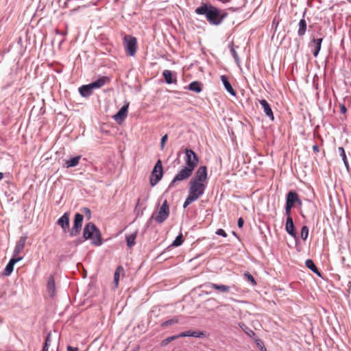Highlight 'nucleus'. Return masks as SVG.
<instances>
[{
  "mask_svg": "<svg viewBox=\"0 0 351 351\" xmlns=\"http://www.w3.org/2000/svg\"><path fill=\"white\" fill-rule=\"evenodd\" d=\"M180 337H203L204 336V333L202 331L197 330V331H191L187 330L185 332H182L178 335Z\"/></svg>",
  "mask_w": 351,
  "mask_h": 351,
  "instance_id": "obj_20",
  "label": "nucleus"
},
{
  "mask_svg": "<svg viewBox=\"0 0 351 351\" xmlns=\"http://www.w3.org/2000/svg\"><path fill=\"white\" fill-rule=\"evenodd\" d=\"M184 161L186 167L191 168L194 170L199 163V159L196 154L190 149H185Z\"/></svg>",
  "mask_w": 351,
  "mask_h": 351,
  "instance_id": "obj_6",
  "label": "nucleus"
},
{
  "mask_svg": "<svg viewBox=\"0 0 351 351\" xmlns=\"http://www.w3.org/2000/svg\"><path fill=\"white\" fill-rule=\"evenodd\" d=\"M169 215V207L167 200H165L159 208L158 214L154 219L158 223H162Z\"/></svg>",
  "mask_w": 351,
  "mask_h": 351,
  "instance_id": "obj_8",
  "label": "nucleus"
},
{
  "mask_svg": "<svg viewBox=\"0 0 351 351\" xmlns=\"http://www.w3.org/2000/svg\"><path fill=\"white\" fill-rule=\"evenodd\" d=\"M50 341V335H48L47 338H46V340H45V345L43 348V351H48V347H49V341Z\"/></svg>",
  "mask_w": 351,
  "mask_h": 351,
  "instance_id": "obj_38",
  "label": "nucleus"
},
{
  "mask_svg": "<svg viewBox=\"0 0 351 351\" xmlns=\"http://www.w3.org/2000/svg\"><path fill=\"white\" fill-rule=\"evenodd\" d=\"M258 101L261 105L265 115H267L271 120L273 121L274 119V117L269 103L265 99H260Z\"/></svg>",
  "mask_w": 351,
  "mask_h": 351,
  "instance_id": "obj_12",
  "label": "nucleus"
},
{
  "mask_svg": "<svg viewBox=\"0 0 351 351\" xmlns=\"http://www.w3.org/2000/svg\"><path fill=\"white\" fill-rule=\"evenodd\" d=\"M245 332L250 336V337H252L254 335H255V332L251 330V329H248L247 331H245Z\"/></svg>",
  "mask_w": 351,
  "mask_h": 351,
  "instance_id": "obj_44",
  "label": "nucleus"
},
{
  "mask_svg": "<svg viewBox=\"0 0 351 351\" xmlns=\"http://www.w3.org/2000/svg\"><path fill=\"white\" fill-rule=\"evenodd\" d=\"M137 234H138V231L136 230L133 233L125 236L128 247H132L136 244L135 240L136 239Z\"/></svg>",
  "mask_w": 351,
  "mask_h": 351,
  "instance_id": "obj_23",
  "label": "nucleus"
},
{
  "mask_svg": "<svg viewBox=\"0 0 351 351\" xmlns=\"http://www.w3.org/2000/svg\"><path fill=\"white\" fill-rule=\"evenodd\" d=\"M47 291L48 295L51 298L56 295V283L53 276H50L48 278Z\"/></svg>",
  "mask_w": 351,
  "mask_h": 351,
  "instance_id": "obj_14",
  "label": "nucleus"
},
{
  "mask_svg": "<svg viewBox=\"0 0 351 351\" xmlns=\"http://www.w3.org/2000/svg\"><path fill=\"white\" fill-rule=\"evenodd\" d=\"M3 178V173L0 172V180H1Z\"/></svg>",
  "mask_w": 351,
  "mask_h": 351,
  "instance_id": "obj_49",
  "label": "nucleus"
},
{
  "mask_svg": "<svg viewBox=\"0 0 351 351\" xmlns=\"http://www.w3.org/2000/svg\"><path fill=\"white\" fill-rule=\"evenodd\" d=\"M243 224H244V220L243 219V218L242 217L239 218L238 221H237L238 227L239 228H243Z\"/></svg>",
  "mask_w": 351,
  "mask_h": 351,
  "instance_id": "obj_43",
  "label": "nucleus"
},
{
  "mask_svg": "<svg viewBox=\"0 0 351 351\" xmlns=\"http://www.w3.org/2000/svg\"><path fill=\"white\" fill-rule=\"evenodd\" d=\"M195 12L198 14H206L208 21L213 25H219L224 18L227 16V13L218 10L213 5H207L203 4L195 10Z\"/></svg>",
  "mask_w": 351,
  "mask_h": 351,
  "instance_id": "obj_2",
  "label": "nucleus"
},
{
  "mask_svg": "<svg viewBox=\"0 0 351 351\" xmlns=\"http://www.w3.org/2000/svg\"><path fill=\"white\" fill-rule=\"evenodd\" d=\"M184 241L182 234L180 233L173 241L172 245L175 247H178Z\"/></svg>",
  "mask_w": 351,
  "mask_h": 351,
  "instance_id": "obj_31",
  "label": "nucleus"
},
{
  "mask_svg": "<svg viewBox=\"0 0 351 351\" xmlns=\"http://www.w3.org/2000/svg\"><path fill=\"white\" fill-rule=\"evenodd\" d=\"M129 104L123 106L119 112L114 116V119L118 123L123 121L127 117L128 108Z\"/></svg>",
  "mask_w": 351,
  "mask_h": 351,
  "instance_id": "obj_15",
  "label": "nucleus"
},
{
  "mask_svg": "<svg viewBox=\"0 0 351 351\" xmlns=\"http://www.w3.org/2000/svg\"><path fill=\"white\" fill-rule=\"evenodd\" d=\"M178 338H179L178 335H174V336H171V337H167V339H164V340H162V342H161V345H162V346H167L169 343H170L171 341H173V340H175V339H178Z\"/></svg>",
  "mask_w": 351,
  "mask_h": 351,
  "instance_id": "obj_34",
  "label": "nucleus"
},
{
  "mask_svg": "<svg viewBox=\"0 0 351 351\" xmlns=\"http://www.w3.org/2000/svg\"><path fill=\"white\" fill-rule=\"evenodd\" d=\"M308 235V228L306 226H304L301 230V238L302 240H306Z\"/></svg>",
  "mask_w": 351,
  "mask_h": 351,
  "instance_id": "obj_33",
  "label": "nucleus"
},
{
  "mask_svg": "<svg viewBox=\"0 0 351 351\" xmlns=\"http://www.w3.org/2000/svg\"><path fill=\"white\" fill-rule=\"evenodd\" d=\"M163 175L162 165L160 160L156 163L149 178L152 186H155L162 178Z\"/></svg>",
  "mask_w": 351,
  "mask_h": 351,
  "instance_id": "obj_5",
  "label": "nucleus"
},
{
  "mask_svg": "<svg viewBox=\"0 0 351 351\" xmlns=\"http://www.w3.org/2000/svg\"><path fill=\"white\" fill-rule=\"evenodd\" d=\"M57 223L66 230L69 227V214L65 213L58 220Z\"/></svg>",
  "mask_w": 351,
  "mask_h": 351,
  "instance_id": "obj_17",
  "label": "nucleus"
},
{
  "mask_svg": "<svg viewBox=\"0 0 351 351\" xmlns=\"http://www.w3.org/2000/svg\"><path fill=\"white\" fill-rule=\"evenodd\" d=\"M313 148L315 152L319 151V148H318L317 145H314Z\"/></svg>",
  "mask_w": 351,
  "mask_h": 351,
  "instance_id": "obj_47",
  "label": "nucleus"
},
{
  "mask_svg": "<svg viewBox=\"0 0 351 351\" xmlns=\"http://www.w3.org/2000/svg\"><path fill=\"white\" fill-rule=\"evenodd\" d=\"M256 344L261 351H267V349L265 347L263 341L261 340L260 339L256 340Z\"/></svg>",
  "mask_w": 351,
  "mask_h": 351,
  "instance_id": "obj_36",
  "label": "nucleus"
},
{
  "mask_svg": "<svg viewBox=\"0 0 351 351\" xmlns=\"http://www.w3.org/2000/svg\"><path fill=\"white\" fill-rule=\"evenodd\" d=\"M67 351H79V349L77 348H73L71 346H68Z\"/></svg>",
  "mask_w": 351,
  "mask_h": 351,
  "instance_id": "obj_45",
  "label": "nucleus"
},
{
  "mask_svg": "<svg viewBox=\"0 0 351 351\" xmlns=\"http://www.w3.org/2000/svg\"><path fill=\"white\" fill-rule=\"evenodd\" d=\"M286 231L292 237H296V232L292 217H287L285 226Z\"/></svg>",
  "mask_w": 351,
  "mask_h": 351,
  "instance_id": "obj_18",
  "label": "nucleus"
},
{
  "mask_svg": "<svg viewBox=\"0 0 351 351\" xmlns=\"http://www.w3.org/2000/svg\"><path fill=\"white\" fill-rule=\"evenodd\" d=\"M193 171L194 170L191 169V168L183 167L174 177L173 180L169 184V187L174 186L177 182H181L189 178L191 176Z\"/></svg>",
  "mask_w": 351,
  "mask_h": 351,
  "instance_id": "obj_7",
  "label": "nucleus"
},
{
  "mask_svg": "<svg viewBox=\"0 0 351 351\" xmlns=\"http://www.w3.org/2000/svg\"><path fill=\"white\" fill-rule=\"evenodd\" d=\"M110 82V78L106 76H102L99 77L97 80L90 83L91 86H93V89L95 88H99L104 86L106 83H108Z\"/></svg>",
  "mask_w": 351,
  "mask_h": 351,
  "instance_id": "obj_19",
  "label": "nucleus"
},
{
  "mask_svg": "<svg viewBox=\"0 0 351 351\" xmlns=\"http://www.w3.org/2000/svg\"><path fill=\"white\" fill-rule=\"evenodd\" d=\"M83 237L85 239H90L93 245L99 246L101 245V234L99 230L91 222L87 223L83 231Z\"/></svg>",
  "mask_w": 351,
  "mask_h": 351,
  "instance_id": "obj_3",
  "label": "nucleus"
},
{
  "mask_svg": "<svg viewBox=\"0 0 351 351\" xmlns=\"http://www.w3.org/2000/svg\"><path fill=\"white\" fill-rule=\"evenodd\" d=\"M84 216L82 214L76 213L74 218V224L70 232V235L74 237L77 235L82 228Z\"/></svg>",
  "mask_w": 351,
  "mask_h": 351,
  "instance_id": "obj_9",
  "label": "nucleus"
},
{
  "mask_svg": "<svg viewBox=\"0 0 351 351\" xmlns=\"http://www.w3.org/2000/svg\"><path fill=\"white\" fill-rule=\"evenodd\" d=\"M323 41V38H313L312 40L309 43V46L312 48V52L314 57H317L319 54V52L321 49L322 43Z\"/></svg>",
  "mask_w": 351,
  "mask_h": 351,
  "instance_id": "obj_10",
  "label": "nucleus"
},
{
  "mask_svg": "<svg viewBox=\"0 0 351 351\" xmlns=\"http://www.w3.org/2000/svg\"><path fill=\"white\" fill-rule=\"evenodd\" d=\"M306 266L310 269L312 271H313L315 274L318 275L319 276H321V273L314 264L313 261L311 259H307L305 262Z\"/></svg>",
  "mask_w": 351,
  "mask_h": 351,
  "instance_id": "obj_30",
  "label": "nucleus"
},
{
  "mask_svg": "<svg viewBox=\"0 0 351 351\" xmlns=\"http://www.w3.org/2000/svg\"><path fill=\"white\" fill-rule=\"evenodd\" d=\"M189 89L195 93H200L202 90V84L197 81L192 82L189 85Z\"/></svg>",
  "mask_w": 351,
  "mask_h": 351,
  "instance_id": "obj_29",
  "label": "nucleus"
},
{
  "mask_svg": "<svg viewBox=\"0 0 351 351\" xmlns=\"http://www.w3.org/2000/svg\"><path fill=\"white\" fill-rule=\"evenodd\" d=\"M293 208V206H291L288 204H286V206H285V213L287 216V217H291V208Z\"/></svg>",
  "mask_w": 351,
  "mask_h": 351,
  "instance_id": "obj_39",
  "label": "nucleus"
},
{
  "mask_svg": "<svg viewBox=\"0 0 351 351\" xmlns=\"http://www.w3.org/2000/svg\"><path fill=\"white\" fill-rule=\"evenodd\" d=\"M26 242V237H21L19 240L16 242V244L15 245L14 253H13V258H19V254L23 250L25 247Z\"/></svg>",
  "mask_w": 351,
  "mask_h": 351,
  "instance_id": "obj_11",
  "label": "nucleus"
},
{
  "mask_svg": "<svg viewBox=\"0 0 351 351\" xmlns=\"http://www.w3.org/2000/svg\"><path fill=\"white\" fill-rule=\"evenodd\" d=\"M93 88L90 84L83 85L79 88L80 93L82 97H88L93 93Z\"/></svg>",
  "mask_w": 351,
  "mask_h": 351,
  "instance_id": "obj_22",
  "label": "nucleus"
},
{
  "mask_svg": "<svg viewBox=\"0 0 351 351\" xmlns=\"http://www.w3.org/2000/svg\"><path fill=\"white\" fill-rule=\"evenodd\" d=\"M244 276L248 281H250L252 283V285H256V282L255 279L248 271L244 274Z\"/></svg>",
  "mask_w": 351,
  "mask_h": 351,
  "instance_id": "obj_35",
  "label": "nucleus"
},
{
  "mask_svg": "<svg viewBox=\"0 0 351 351\" xmlns=\"http://www.w3.org/2000/svg\"><path fill=\"white\" fill-rule=\"evenodd\" d=\"M297 202H299L298 194L295 191H289L286 197V204L293 207Z\"/></svg>",
  "mask_w": 351,
  "mask_h": 351,
  "instance_id": "obj_13",
  "label": "nucleus"
},
{
  "mask_svg": "<svg viewBox=\"0 0 351 351\" xmlns=\"http://www.w3.org/2000/svg\"><path fill=\"white\" fill-rule=\"evenodd\" d=\"M296 204H298L299 206H302V201H301V199L300 198H299V202H297Z\"/></svg>",
  "mask_w": 351,
  "mask_h": 351,
  "instance_id": "obj_48",
  "label": "nucleus"
},
{
  "mask_svg": "<svg viewBox=\"0 0 351 351\" xmlns=\"http://www.w3.org/2000/svg\"><path fill=\"white\" fill-rule=\"evenodd\" d=\"M221 80L226 88V90L232 95H235L236 92L231 86L230 83L228 81V77L226 75H221Z\"/></svg>",
  "mask_w": 351,
  "mask_h": 351,
  "instance_id": "obj_21",
  "label": "nucleus"
},
{
  "mask_svg": "<svg viewBox=\"0 0 351 351\" xmlns=\"http://www.w3.org/2000/svg\"><path fill=\"white\" fill-rule=\"evenodd\" d=\"M306 22L304 19H302L299 22V28L298 31V36H302L305 34L306 31Z\"/></svg>",
  "mask_w": 351,
  "mask_h": 351,
  "instance_id": "obj_28",
  "label": "nucleus"
},
{
  "mask_svg": "<svg viewBox=\"0 0 351 351\" xmlns=\"http://www.w3.org/2000/svg\"><path fill=\"white\" fill-rule=\"evenodd\" d=\"M22 258L23 257L12 258L4 269V274L10 276L14 269V265Z\"/></svg>",
  "mask_w": 351,
  "mask_h": 351,
  "instance_id": "obj_16",
  "label": "nucleus"
},
{
  "mask_svg": "<svg viewBox=\"0 0 351 351\" xmlns=\"http://www.w3.org/2000/svg\"><path fill=\"white\" fill-rule=\"evenodd\" d=\"M80 158H81V156H75L74 158H71L69 160H67L65 161L64 166L66 168H69V167H75V166H77L79 164Z\"/></svg>",
  "mask_w": 351,
  "mask_h": 351,
  "instance_id": "obj_27",
  "label": "nucleus"
},
{
  "mask_svg": "<svg viewBox=\"0 0 351 351\" xmlns=\"http://www.w3.org/2000/svg\"><path fill=\"white\" fill-rule=\"evenodd\" d=\"M124 272V269H123V267L122 266H118L115 270V272H114V287L115 288H117L118 287V285H119V277H120V274L121 273L123 274Z\"/></svg>",
  "mask_w": 351,
  "mask_h": 351,
  "instance_id": "obj_26",
  "label": "nucleus"
},
{
  "mask_svg": "<svg viewBox=\"0 0 351 351\" xmlns=\"http://www.w3.org/2000/svg\"><path fill=\"white\" fill-rule=\"evenodd\" d=\"M167 135L165 134L164 135L162 138H161V142H160V146H161V149H164V147H165V144L167 140Z\"/></svg>",
  "mask_w": 351,
  "mask_h": 351,
  "instance_id": "obj_40",
  "label": "nucleus"
},
{
  "mask_svg": "<svg viewBox=\"0 0 351 351\" xmlns=\"http://www.w3.org/2000/svg\"><path fill=\"white\" fill-rule=\"evenodd\" d=\"M178 319L176 318H174V319H169V320H167L165 322H163L162 324V326H170V325H172L173 324H176V323H178Z\"/></svg>",
  "mask_w": 351,
  "mask_h": 351,
  "instance_id": "obj_37",
  "label": "nucleus"
},
{
  "mask_svg": "<svg viewBox=\"0 0 351 351\" xmlns=\"http://www.w3.org/2000/svg\"><path fill=\"white\" fill-rule=\"evenodd\" d=\"M123 43L126 53L134 56L137 50V39L131 35H125Z\"/></svg>",
  "mask_w": 351,
  "mask_h": 351,
  "instance_id": "obj_4",
  "label": "nucleus"
},
{
  "mask_svg": "<svg viewBox=\"0 0 351 351\" xmlns=\"http://www.w3.org/2000/svg\"><path fill=\"white\" fill-rule=\"evenodd\" d=\"M139 201H140V199H138V202H137V204H138V203H139Z\"/></svg>",
  "mask_w": 351,
  "mask_h": 351,
  "instance_id": "obj_51",
  "label": "nucleus"
},
{
  "mask_svg": "<svg viewBox=\"0 0 351 351\" xmlns=\"http://www.w3.org/2000/svg\"><path fill=\"white\" fill-rule=\"evenodd\" d=\"M209 287H210L215 290L219 291L221 293H228L230 290V288L229 286L224 285H217V284H215V283H210L209 285Z\"/></svg>",
  "mask_w": 351,
  "mask_h": 351,
  "instance_id": "obj_24",
  "label": "nucleus"
},
{
  "mask_svg": "<svg viewBox=\"0 0 351 351\" xmlns=\"http://www.w3.org/2000/svg\"><path fill=\"white\" fill-rule=\"evenodd\" d=\"M162 75L165 77V81L167 84H172L177 81L176 77H174L173 78V73L170 70H165L162 72Z\"/></svg>",
  "mask_w": 351,
  "mask_h": 351,
  "instance_id": "obj_25",
  "label": "nucleus"
},
{
  "mask_svg": "<svg viewBox=\"0 0 351 351\" xmlns=\"http://www.w3.org/2000/svg\"><path fill=\"white\" fill-rule=\"evenodd\" d=\"M338 150H339V152L340 154V156H341V158H342V159L343 160V162H344L345 165L348 167V160H347V158H346V152H345L344 149L342 147H339Z\"/></svg>",
  "mask_w": 351,
  "mask_h": 351,
  "instance_id": "obj_32",
  "label": "nucleus"
},
{
  "mask_svg": "<svg viewBox=\"0 0 351 351\" xmlns=\"http://www.w3.org/2000/svg\"><path fill=\"white\" fill-rule=\"evenodd\" d=\"M85 210H86L88 213H90L89 209H88V208H85Z\"/></svg>",
  "mask_w": 351,
  "mask_h": 351,
  "instance_id": "obj_50",
  "label": "nucleus"
},
{
  "mask_svg": "<svg viewBox=\"0 0 351 351\" xmlns=\"http://www.w3.org/2000/svg\"><path fill=\"white\" fill-rule=\"evenodd\" d=\"M231 53L237 62L239 61V56L234 48L231 49Z\"/></svg>",
  "mask_w": 351,
  "mask_h": 351,
  "instance_id": "obj_42",
  "label": "nucleus"
},
{
  "mask_svg": "<svg viewBox=\"0 0 351 351\" xmlns=\"http://www.w3.org/2000/svg\"><path fill=\"white\" fill-rule=\"evenodd\" d=\"M346 112V108L345 107V106L342 105L341 106V112L345 113Z\"/></svg>",
  "mask_w": 351,
  "mask_h": 351,
  "instance_id": "obj_46",
  "label": "nucleus"
},
{
  "mask_svg": "<svg viewBox=\"0 0 351 351\" xmlns=\"http://www.w3.org/2000/svg\"><path fill=\"white\" fill-rule=\"evenodd\" d=\"M216 234L217 235H220V236H222L223 237H227V234L226 233V232L223 229H218L216 231Z\"/></svg>",
  "mask_w": 351,
  "mask_h": 351,
  "instance_id": "obj_41",
  "label": "nucleus"
},
{
  "mask_svg": "<svg viewBox=\"0 0 351 351\" xmlns=\"http://www.w3.org/2000/svg\"><path fill=\"white\" fill-rule=\"evenodd\" d=\"M207 179V168L206 166H201L189 183V195L183 205L184 208L204 193Z\"/></svg>",
  "mask_w": 351,
  "mask_h": 351,
  "instance_id": "obj_1",
  "label": "nucleus"
}]
</instances>
